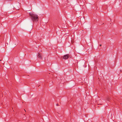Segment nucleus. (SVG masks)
<instances>
[{
	"mask_svg": "<svg viewBox=\"0 0 122 122\" xmlns=\"http://www.w3.org/2000/svg\"><path fill=\"white\" fill-rule=\"evenodd\" d=\"M70 56L68 54H67L64 55L63 57V58L64 59H67Z\"/></svg>",
	"mask_w": 122,
	"mask_h": 122,
	"instance_id": "2",
	"label": "nucleus"
},
{
	"mask_svg": "<svg viewBox=\"0 0 122 122\" xmlns=\"http://www.w3.org/2000/svg\"><path fill=\"white\" fill-rule=\"evenodd\" d=\"M24 110L25 111V112H26V111H25V109H24Z\"/></svg>",
	"mask_w": 122,
	"mask_h": 122,
	"instance_id": "8",
	"label": "nucleus"
},
{
	"mask_svg": "<svg viewBox=\"0 0 122 122\" xmlns=\"http://www.w3.org/2000/svg\"><path fill=\"white\" fill-rule=\"evenodd\" d=\"M6 0L7 1H10V0Z\"/></svg>",
	"mask_w": 122,
	"mask_h": 122,
	"instance_id": "5",
	"label": "nucleus"
},
{
	"mask_svg": "<svg viewBox=\"0 0 122 122\" xmlns=\"http://www.w3.org/2000/svg\"><path fill=\"white\" fill-rule=\"evenodd\" d=\"M56 105L57 106H59V105H58V104H56Z\"/></svg>",
	"mask_w": 122,
	"mask_h": 122,
	"instance_id": "4",
	"label": "nucleus"
},
{
	"mask_svg": "<svg viewBox=\"0 0 122 122\" xmlns=\"http://www.w3.org/2000/svg\"><path fill=\"white\" fill-rule=\"evenodd\" d=\"M30 15L32 20L34 22L37 21L38 20V16L36 14L32 13H30Z\"/></svg>",
	"mask_w": 122,
	"mask_h": 122,
	"instance_id": "1",
	"label": "nucleus"
},
{
	"mask_svg": "<svg viewBox=\"0 0 122 122\" xmlns=\"http://www.w3.org/2000/svg\"><path fill=\"white\" fill-rule=\"evenodd\" d=\"M38 54V55L37 56V57L38 58H39L41 59H42V54L40 53H39Z\"/></svg>",
	"mask_w": 122,
	"mask_h": 122,
	"instance_id": "3",
	"label": "nucleus"
},
{
	"mask_svg": "<svg viewBox=\"0 0 122 122\" xmlns=\"http://www.w3.org/2000/svg\"><path fill=\"white\" fill-rule=\"evenodd\" d=\"M2 61V60L1 59H0V61Z\"/></svg>",
	"mask_w": 122,
	"mask_h": 122,
	"instance_id": "6",
	"label": "nucleus"
},
{
	"mask_svg": "<svg viewBox=\"0 0 122 122\" xmlns=\"http://www.w3.org/2000/svg\"><path fill=\"white\" fill-rule=\"evenodd\" d=\"M100 46H101L102 45H100Z\"/></svg>",
	"mask_w": 122,
	"mask_h": 122,
	"instance_id": "7",
	"label": "nucleus"
}]
</instances>
